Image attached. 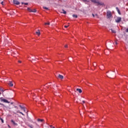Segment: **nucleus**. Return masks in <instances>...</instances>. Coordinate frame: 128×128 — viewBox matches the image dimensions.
Here are the masks:
<instances>
[{
    "instance_id": "obj_36",
    "label": "nucleus",
    "mask_w": 128,
    "mask_h": 128,
    "mask_svg": "<svg viewBox=\"0 0 128 128\" xmlns=\"http://www.w3.org/2000/svg\"><path fill=\"white\" fill-rule=\"evenodd\" d=\"M24 4V2H22V4Z\"/></svg>"
},
{
    "instance_id": "obj_40",
    "label": "nucleus",
    "mask_w": 128,
    "mask_h": 128,
    "mask_svg": "<svg viewBox=\"0 0 128 128\" xmlns=\"http://www.w3.org/2000/svg\"><path fill=\"white\" fill-rule=\"evenodd\" d=\"M112 72H116V71H112Z\"/></svg>"
},
{
    "instance_id": "obj_7",
    "label": "nucleus",
    "mask_w": 128,
    "mask_h": 128,
    "mask_svg": "<svg viewBox=\"0 0 128 128\" xmlns=\"http://www.w3.org/2000/svg\"><path fill=\"white\" fill-rule=\"evenodd\" d=\"M8 84L10 86H14V84H12V81H10Z\"/></svg>"
},
{
    "instance_id": "obj_20",
    "label": "nucleus",
    "mask_w": 128,
    "mask_h": 128,
    "mask_svg": "<svg viewBox=\"0 0 128 128\" xmlns=\"http://www.w3.org/2000/svg\"><path fill=\"white\" fill-rule=\"evenodd\" d=\"M43 8H44V10H48V8H46V6H44Z\"/></svg>"
},
{
    "instance_id": "obj_1",
    "label": "nucleus",
    "mask_w": 128,
    "mask_h": 128,
    "mask_svg": "<svg viewBox=\"0 0 128 128\" xmlns=\"http://www.w3.org/2000/svg\"><path fill=\"white\" fill-rule=\"evenodd\" d=\"M91 2H94V4H99L100 6H104V4L102 2H100L96 0H91Z\"/></svg>"
},
{
    "instance_id": "obj_23",
    "label": "nucleus",
    "mask_w": 128,
    "mask_h": 128,
    "mask_svg": "<svg viewBox=\"0 0 128 128\" xmlns=\"http://www.w3.org/2000/svg\"><path fill=\"white\" fill-rule=\"evenodd\" d=\"M20 108H21L22 110H24V106H21Z\"/></svg>"
},
{
    "instance_id": "obj_13",
    "label": "nucleus",
    "mask_w": 128,
    "mask_h": 128,
    "mask_svg": "<svg viewBox=\"0 0 128 128\" xmlns=\"http://www.w3.org/2000/svg\"><path fill=\"white\" fill-rule=\"evenodd\" d=\"M36 34L38 36H40V30H38V32H36Z\"/></svg>"
},
{
    "instance_id": "obj_14",
    "label": "nucleus",
    "mask_w": 128,
    "mask_h": 128,
    "mask_svg": "<svg viewBox=\"0 0 128 128\" xmlns=\"http://www.w3.org/2000/svg\"><path fill=\"white\" fill-rule=\"evenodd\" d=\"M16 112L19 113V114H22V116H24V114H23V113H22V112H20V110H18V111Z\"/></svg>"
},
{
    "instance_id": "obj_11",
    "label": "nucleus",
    "mask_w": 128,
    "mask_h": 128,
    "mask_svg": "<svg viewBox=\"0 0 128 128\" xmlns=\"http://www.w3.org/2000/svg\"><path fill=\"white\" fill-rule=\"evenodd\" d=\"M11 122L14 124V126H18V124L16 123L14 120H12Z\"/></svg>"
},
{
    "instance_id": "obj_18",
    "label": "nucleus",
    "mask_w": 128,
    "mask_h": 128,
    "mask_svg": "<svg viewBox=\"0 0 128 128\" xmlns=\"http://www.w3.org/2000/svg\"><path fill=\"white\" fill-rule=\"evenodd\" d=\"M96 66H98L96 64V62H94V64H93V66H94V68H96Z\"/></svg>"
},
{
    "instance_id": "obj_41",
    "label": "nucleus",
    "mask_w": 128,
    "mask_h": 128,
    "mask_svg": "<svg viewBox=\"0 0 128 128\" xmlns=\"http://www.w3.org/2000/svg\"><path fill=\"white\" fill-rule=\"evenodd\" d=\"M19 106L20 108H22V106L21 105H20Z\"/></svg>"
},
{
    "instance_id": "obj_31",
    "label": "nucleus",
    "mask_w": 128,
    "mask_h": 128,
    "mask_svg": "<svg viewBox=\"0 0 128 128\" xmlns=\"http://www.w3.org/2000/svg\"><path fill=\"white\" fill-rule=\"evenodd\" d=\"M18 62H20V64H22V61L18 60Z\"/></svg>"
},
{
    "instance_id": "obj_27",
    "label": "nucleus",
    "mask_w": 128,
    "mask_h": 128,
    "mask_svg": "<svg viewBox=\"0 0 128 128\" xmlns=\"http://www.w3.org/2000/svg\"><path fill=\"white\" fill-rule=\"evenodd\" d=\"M45 24H48V26H50V22H48V23H45Z\"/></svg>"
},
{
    "instance_id": "obj_38",
    "label": "nucleus",
    "mask_w": 128,
    "mask_h": 128,
    "mask_svg": "<svg viewBox=\"0 0 128 128\" xmlns=\"http://www.w3.org/2000/svg\"><path fill=\"white\" fill-rule=\"evenodd\" d=\"M82 102H83V104H84V102H85L84 100H83Z\"/></svg>"
},
{
    "instance_id": "obj_42",
    "label": "nucleus",
    "mask_w": 128,
    "mask_h": 128,
    "mask_svg": "<svg viewBox=\"0 0 128 128\" xmlns=\"http://www.w3.org/2000/svg\"><path fill=\"white\" fill-rule=\"evenodd\" d=\"M83 2H86V0H83Z\"/></svg>"
},
{
    "instance_id": "obj_33",
    "label": "nucleus",
    "mask_w": 128,
    "mask_h": 128,
    "mask_svg": "<svg viewBox=\"0 0 128 128\" xmlns=\"http://www.w3.org/2000/svg\"><path fill=\"white\" fill-rule=\"evenodd\" d=\"M92 16L93 18H94V14H92Z\"/></svg>"
},
{
    "instance_id": "obj_9",
    "label": "nucleus",
    "mask_w": 128,
    "mask_h": 128,
    "mask_svg": "<svg viewBox=\"0 0 128 128\" xmlns=\"http://www.w3.org/2000/svg\"><path fill=\"white\" fill-rule=\"evenodd\" d=\"M116 10L119 14H120V9H118V8L116 7Z\"/></svg>"
},
{
    "instance_id": "obj_35",
    "label": "nucleus",
    "mask_w": 128,
    "mask_h": 128,
    "mask_svg": "<svg viewBox=\"0 0 128 128\" xmlns=\"http://www.w3.org/2000/svg\"><path fill=\"white\" fill-rule=\"evenodd\" d=\"M48 86H50V83H48Z\"/></svg>"
},
{
    "instance_id": "obj_12",
    "label": "nucleus",
    "mask_w": 128,
    "mask_h": 128,
    "mask_svg": "<svg viewBox=\"0 0 128 128\" xmlns=\"http://www.w3.org/2000/svg\"><path fill=\"white\" fill-rule=\"evenodd\" d=\"M27 10L30 12H32V9H30V8H28Z\"/></svg>"
},
{
    "instance_id": "obj_19",
    "label": "nucleus",
    "mask_w": 128,
    "mask_h": 128,
    "mask_svg": "<svg viewBox=\"0 0 128 128\" xmlns=\"http://www.w3.org/2000/svg\"><path fill=\"white\" fill-rule=\"evenodd\" d=\"M32 12H36V10L34 9L33 10H32Z\"/></svg>"
},
{
    "instance_id": "obj_44",
    "label": "nucleus",
    "mask_w": 128,
    "mask_h": 128,
    "mask_svg": "<svg viewBox=\"0 0 128 128\" xmlns=\"http://www.w3.org/2000/svg\"><path fill=\"white\" fill-rule=\"evenodd\" d=\"M14 114H16V112H14Z\"/></svg>"
},
{
    "instance_id": "obj_16",
    "label": "nucleus",
    "mask_w": 128,
    "mask_h": 128,
    "mask_svg": "<svg viewBox=\"0 0 128 128\" xmlns=\"http://www.w3.org/2000/svg\"><path fill=\"white\" fill-rule=\"evenodd\" d=\"M62 10L63 12H62V14H66V12L64 10L62 9Z\"/></svg>"
},
{
    "instance_id": "obj_6",
    "label": "nucleus",
    "mask_w": 128,
    "mask_h": 128,
    "mask_svg": "<svg viewBox=\"0 0 128 128\" xmlns=\"http://www.w3.org/2000/svg\"><path fill=\"white\" fill-rule=\"evenodd\" d=\"M57 78H60V80L64 79V76L62 75L58 74V76L56 77Z\"/></svg>"
},
{
    "instance_id": "obj_4",
    "label": "nucleus",
    "mask_w": 128,
    "mask_h": 128,
    "mask_svg": "<svg viewBox=\"0 0 128 128\" xmlns=\"http://www.w3.org/2000/svg\"><path fill=\"white\" fill-rule=\"evenodd\" d=\"M122 21V18L120 17H118L116 20V22L117 23H118Z\"/></svg>"
},
{
    "instance_id": "obj_39",
    "label": "nucleus",
    "mask_w": 128,
    "mask_h": 128,
    "mask_svg": "<svg viewBox=\"0 0 128 128\" xmlns=\"http://www.w3.org/2000/svg\"><path fill=\"white\" fill-rule=\"evenodd\" d=\"M10 104H14V102H12L10 103Z\"/></svg>"
},
{
    "instance_id": "obj_21",
    "label": "nucleus",
    "mask_w": 128,
    "mask_h": 128,
    "mask_svg": "<svg viewBox=\"0 0 128 128\" xmlns=\"http://www.w3.org/2000/svg\"><path fill=\"white\" fill-rule=\"evenodd\" d=\"M0 120L2 121V124H4V120L2 118H0Z\"/></svg>"
},
{
    "instance_id": "obj_37",
    "label": "nucleus",
    "mask_w": 128,
    "mask_h": 128,
    "mask_svg": "<svg viewBox=\"0 0 128 128\" xmlns=\"http://www.w3.org/2000/svg\"><path fill=\"white\" fill-rule=\"evenodd\" d=\"M115 44H118V42H116Z\"/></svg>"
},
{
    "instance_id": "obj_26",
    "label": "nucleus",
    "mask_w": 128,
    "mask_h": 128,
    "mask_svg": "<svg viewBox=\"0 0 128 128\" xmlns=\"http://www.w3.org/2000/svg\"><path fill=\"white\" fill-rule=\"evenodd\" d=\"M24 4H25L26 6H28V2L24 3Z\"/></svg>"
},
{
    "instance_id": "obj_45",
    "label": "nucleus",
    "mask_w": 128,
    "mask_h": 128,
    "mask_svg": "<svg viewBox=\"0 0 128 128\" xmlns=\"http://www.w3.org/2000/svg\"><path fill=\"white\" fill-rule=\"evenodd\" d=\"M112 76V74H111L110 76Z\"/></svg>"
},
{
    "instance_id": "obj_17",
    "label": "nucleus",
    "mask_w": 128,
    "mask_h": 128,
    "mask_svg": "<svg viewBox=\"0 0 128 128\" xmlns=\"http://www.w3.org/2000/svg\"><path fill=\"white\" fill-rule=\"evenodd\" d=\"M72 16H73V18H78V15L73 14Z\"/></svg>"
},
{
    "instance_id": "obj_2",
    "label": "nucleus",
    "mask_w": 128,
    "mask_h": 128,
    "mask_svg": "<svg viewBox=\"0 0 128 128\" xmlns=\"http://www.w3.org/2000/svg\"><path fill=\"white\" fill-rule=\"evenodd\" d=\"M0 100L1 102H6V104H10V102L7 100H6L2 98H0Z\"/></svg>"
},
{
    "instance_id": "obj_22",
    "label": "nucleus",
    "mask_w": 128,
    "mask_h": 128,
    "mask_svg": "<svg viewBox=\"0 0 128 128\" xmlns=\"http://www.w3.org/2000/svg\"><path fill=\"white\" fill-rule=\"evenodd\" d=\"M0 106H4V104L2 103H0Z\"/></svg>"
},
{
    "instance_id": "obj_43",
    "label": "nucleus",
    "mask_w": 128,
    "mask_h": 128,
    "mask_svg": "<svg viewBox=\"0 0 128 128\" xmlns=\"http://www.w3.org/2000/svg\"><path fill=\"white\" fill-rule=\"evenodd\" d=\"M0 94H2V93H1V92H0Z\"/></svg>"
},
{
    "instance_id": "obj_34",
    "label": "nucleus",
    "mask_w": 128,
    "mask_h": 128,
    "mask_svg": "<svg viewBox=\"0 0 128 128\" xmlns=\"http://www.w3.org/2000/svg\"><path fill=\"white\" fill-rule=\"evenodd\" d=\"M64 48H68V45H66V46H64Z\"/></svg>"
},
{
    "instance_id": "obj_15",
    "label": "nucleus",
    "mask_w": 128,
    "mask_h": 128,
    "mask_svg": "<svg viewBox=\"0 0 128 128\" xmlns=\"http://www.w3.org/2000/svg\"><path fill=\"white\" fill-rule=\"evenodd\" d=\"M44 120L42 119H38V122H44Z\"/></svg>"
},
{
    "instance_id": "obj_10",
    "label": "nucleus",
    "mask_w": 128,
    "mask_h": 128,
    "mask_svg": "<svg viewBox=\"0 0 128 128\" xmlns=\"http://www.w3.org/2000/svg\"><path fill=\"white\" fill-rule=\"evenodd\" d=\"M110 30L112 31V32L113 34H116V31L115 30H114L112 28H111Z\"/></svg>"
},
{
    "instance_id": "obj_24",
    "label": "nucleus",
    "mask_w": 128,
    "mask_h": 128,
    "mask_svg": "<svg viewBox=\"0 0 128 128\" xmlns=\"http://www.w3.org/2000/svg\"><path fill=\"white\" fill-rule=\"evenodd\" d=\"M24 112H26V108L24 107V108L23 109Z\"/></svg>"
},
{
    "instance_id": "obj_32",
    "label": "nucleus",
    "mask_w": 128,
    "mask_h": 128,
    "mask_svg": "<svg viewBox=\"0 0 128 128\" xmlns=\"http://www.w3.org/2000/svg\"><path fill=\"white\" fill-rule=\"evenodd\" d=\"M14 108H18V106H14Z\"/></svg>"
},
{
    "instance_id": "obj_28",
    "label": "nucleus",
    "mask_w": 128,
    "mask_h": 128,
    "mask_svg": "<svg viewBox=\"0 0 128 128\" xmlns=\"http://www.w3.org/2000/svg\"><path fill=\"white\" fill-rule=\"evenodd\" d=\"M64 28H68V26H65Z\"/></svg>"
},
{
    "instance_id": "obj_3",
    "label": "nucleus",
    "mask_w": 128,
    "mask_h": 128,
    "mask_svg": "<svg viewBox=\"0 0 128 128\" xmlns=\"http://www.w3.org/2000/svg\"><path fill=\"white\" fill-rule=\"evenodd\" d=\"M106 16L108 18L112 17V12H108L106 13Z\"/></svg>"
},
{
    "instance_id": "obj_29",
    "label": "nucleus",
    "mask_w": 128,
    "mask_h": 128,
    "mask_svg": "<svg viewBox=\"0 0 128 128\" xmlns=\"http://www.w3.org/2000/svg\"><path fill=\"white\" fill-rule=\"evenodd\" d=\"M126 32H128V28H127L126 29Z\"/></svg>"
},
{
    "instance_id": "obj_46",
    "label": "nucleus",
    "mask_w": 128,
    "mask_h": 128,
    "mask_svg": "<svg viewBox=\"0 0 128 128\" xmlns=\"http://www.w3.org/2000/svg\"><path fill=\"white\" fill-rule=\"evenodd\" d=\"M34 60V59H32Z\"/></svg>"
},
{
    "instance_id": "obj_5",
    "label": "nucleus",
    "mask_w": 128,
    "mask_h": 128,
    "mask_svg": "<svg viewBox=\"0 0 128 128\" xmlns=\"http://www.w3.org/2000/svg\"><path fill=\"white\" fill-rule=\"evenodd\" d=\"M13 2L14 4H17V6H18V4H20V3L18 2V1L16 0H13Z\"/></svg>"
},
{
    "instance_id": "obj_8",
    "label": "nucleus",
    "mask_w": 128,
    "mask_h": 128,
    "mask_svg": "<svg viewBox=\"0 0 128 128\" xmlns=\"http://www.w3.org/2000/svg\"><path fill=\"white\" fill-rule=\"evenodd\" d=\"M76 90L77 92H78L80 94H82V90L81 89L77 88Z\"/></svg>"
},
{
    "instance_id": "obj_30",
    "label": "nucleus",
    "mask_w": 128,
    "mask_h": 128,
    "mask_svg": "<svg viewBox=\"0 0 128 128\" xmlns=\"http://www.w3.org/2000/svg\"><path fill=\"white\" fill-rule=\"evenodd\" d=\"M1 4H2V6H4V2H1Z\"/></svg>"
},
{
    "instance_id": "obj_25",
    "label": "nucleus",
    "mask_w": 128,
    "mask_h": 128,
    "mask_svg": "<svg viewBox=\"0 0 128 128\" xmlns=\"http://www.w3.org/2000/svg\"><path fill=\"white\" fill-rule=\"evenodd\" d=\"M0 92H4V90H2V88H0Z\"/></svg>"
}]
</instances>
